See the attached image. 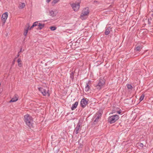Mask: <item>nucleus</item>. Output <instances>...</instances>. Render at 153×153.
I'll return each instance as SVG.
<instances>
[{"label":"nucleus","mask_w":153,"mask_h":153,"mask_svg":"<svg viewBox=\"0 0 153 153\" xmlns=\"http://www.w3.org/2000/svg\"><path fill=\"white\" fill-rule=\"evenodd\" d=\"M70 77L71 78L73 79L74 77V74L73 73H72V74L71 76Z\"/></svg>","instance_id":"28"},{"label":"nucleus","mask_w":153,"mask_h":153,"mask_svg":"<svg viewBox=\"0 0 153 153\" xmlns=\"http://www.w3.org/2000/svg\"><path fill=\"white\" fill-rule=\"evenodd\" d=\"M117 113L119 114H120L121 113V111H117Z\"/></svg>","instance_id":"30"},{"label":"nucleus","mask_w":153,"mask_h":153,"mask_svg":"<svg viewBox=\"0 0 153 153\" xmlns=\"http://www.w3.org/2000/svg\"><path fill=\"white\" fill-rule=\"evenodd\" d=\"M101 115L102 114L100 112H98L94 116V118H95L94 121L96 122H98L99 119L101 118Z\"/></svg>","instance_id":"7"},{"label":"nucleus","mask_w":153,"mask_h":153,"mask_svg":"<svg viewBox=\"0 0 153 153\" xmlns=\"http://www.w3.org/2000/svg\"><path fill=\"white\" fill-rule=\"evenodd\" d=\"M24 121L26 125L29 127L30 128L32 126L33 119L31 116L27 114L24 116Z\"/></svg>","instance_id":"1"},{"label":"nucleus","mask_w":153,"mask_h":153,"mask_svg":"<svg viewBox=\"0 0 153 153\" xmlns=\"http://www.w3.org/2000/svg\"><path fill=\"white\" fill-rule=\"evenodd\" d=\"M144 95L143 94L141 95V96H140L139 100L140 101H142L144 99Z\"/></svg>","instance_id":"22"},{"label":"nucleus","mask_w":153,"mask_h":153,"mask_svg":"<svg viewBox=\"0 0 153 153\" xmlns=\"http://www.w3.org/2000/svg\"><path fill=\"white\" fill-rule=\"evenodd\" d=\"M78 103V102H76L73 105L71 108L72 110H74L77 107Z\"/></svg>","instance_id":"12"},{"label":"nucleus","mask_w":153,"mask_h":153,"mask_svg":"<svg viewBox=\"0 0 153 153\" xmlns=\"http://www.w3.org/2000/svg\"><path fill=\"white\" fill-rule=\"evenodd\" d=\"M60 0H53L51 2L52 5L53 6L59 2Z\"/></svg>","instance_id":"19"},{"label":"nucleus","mask_w":153,"mask_h":153,"mask_svg":"<svg viewBox=\"0 0 153 153\" xmlns=\"http://www.w3.org/2000/svg\"><path fill=\"white\" fill-rule=\"evenodd\" d=\"M34 25L33 24V25L30 27V30H31V29L32 28H33V27H34Z\"/></svg>","instance_id":"29"},{"label":"nucleus","mask_w":153,"mask_h":153,"mask_svg":"<svg viewBox=\"0 0 153 153\" xmlns=\"http://www.w3.org/2000/svg\"><path fill=\"white\" fill-rule=\"evenodd\" d=\"M80 125L79 124H78L76 126L75 128V133L76 134H77L79 133V130L80 128Z\"/></svg>","instance_id":"11"},{"label":"nucleus","mask_w":153,"mask_h":153,"mask_svg":"<svg viewBox=\"0 0 153 153\" xmlns=\"http://www.w3.org/2000/svg\"><path fill=\"white\" fill-rule=\"evenodd\" d=\"M44 25H45L44 24H42L41 23H39L38 26V29L39 30H41L44 27Z\"/></svg>","instance_id":"15"},{"label":"nucleus","mask_w":153,"mask_h":153,"mask_svg":"<svg viewBox=\"0 0 153 153\" xmlns=\"http://www.w3.org/2000/svg\"><path fill=\"white\" fill-rule=\"evenodd\" d=\"M139 146L141 147H143V143H140L139 145Z\"/></svg>","instance_id":"27"},{"label":"nucleus","mask_w":153,"mask_h":153,"mask_svg":"<svg viewBox=\"0 0 153 153\" xmlns=\"http://www.w3.org/2000/svg\"><path fill=\"white\" fill-rule=\"evenodd\" d=\"M90 89V86L88 85V83L85 86V90L86 91H89V89Z\"/></svg>","instance_id":"20"},{"label":"nucleus","mask_w":153,"mask_h":153,"mask_svg":"<svg viewBox=\"0 0 153 153\" xmlns=\"http://www.w3.org/2000/svg\"><path fill=\"white\" fill-rule=\"evenodd\" d=\"M88 101L85 99L83 98L81 101L80 104L81 106L83 108H84L88 104Z\"/></svg>","instance_id":"9"},{"label":"nucleus","mask_w":153,"mask_h":153,"mask_svg":"<svg viewBox=\"0 0 153 153\" xmlns=\"http://www.w3.org/2000/svg\"><path fill=\"white\" fill-rule=\"evenodd\" d=\"M142 48L141 46H137L135 49V50L136 51H140Z\"/></svg>","instance_id":"16"},{"label":"nucleus","mask_w":153,"mask_h":153,"mask_svg":"<svg viewBox=\"0 0 153 153\" xmlns=\"http://www.w3.org/2000/svg\"><path fill=\"white\" fill-rule=\"evenodd\" d=\"M80 141V140H79V143Z\"/></svg>","instance_id":"34"},{"label":"nucleus","mask_w":153,"mask_h":153,"mask_svg":"<svg viewBox=\"0 0 153 153\" xmlns=\"http://www.w3.org/2000/svg\"><path fill=\"white\" fill-rule=\"evenodd\" d=\"M17 62L18 63V66L20 67H21L22 66V65L21 62L22 61H21V59H19L17 60Z\"/></svg>","instance_id":"17"},{"label":"nucleus","mask_w":153,"mask_h":153,"mask_svg":"<svg viewBox=\"0 0 153 153\" xmlns=\"http://www.w3.org/2000/svg\"><path fill=\"white\" fill-rule=\"evenodd\" d=\"M15 62V60H14L13 61V65L14 64V62Z\"/></svg>","instance_id":"32"},{"label":"nucleus","mask_w":153,"mask_h":153,"mask_svg":"<svg viewBox=\"0 0 153 153\" xmlns=\"http://www.w3.org/2000/svg\"><path fill=\"white\" fill-rule=\"evenodd\" d=\"M82 146H83V145H82V144L81 143H79V148H81L82 147Z\"/></svg>","instance_id":"26"},{"label":"nucleus","mask_w":153,"mask_h":153,"mask_svg":"<svg viewBox=\"0 0 153 153\" xmlns=\"http://www.w3.org/2000/svg\"><path fill=\"white\" fill-rule=\"evenodd\" d=\"M8 16V13L5 12L4 14H3L2 17H1V20L3 21L4 24L6 21V20L7 19V18Z\"/></svg>","instance_id":"8"},{"label":"nucleus","mask_w":153,"mask_h":153,"mask_svg":"<svg viewBox=\"0 0 153 153\" xmlns=\"http://www.w3.org/2000/svg\"><path fill=\"white\" fill-rule=\"evenodd\" d=\"M89 12L90 10L88 7L84 8L82 11L80 18L82 20L85 19L88 17Z\"/></svg>","instance_id":"2"},{"label":"nucleus","mask_w":153,"mask_h":153,"mask_svg":"<svg viewBox=\"0 0 153 153\" xmlns=\"http://www.w3.org/2000/svg\"><path fill=\"white\" fill-rule=\"evenodd\" d=\"M51 0H47L46 1L48 3Z\"/></svg>","instance_id":"31"},{"label":"nucleus","mask_w":153,"mask_h":153,"mask_svg":"<svg viewBox=\"0 0 153 153\" xmlns=\"http://www.w3.org/2000/svg\"><path fill=\"white\" fill-rule=\"evenodd\" d=\"M29 26H28V27H27L26 28V29H25L24 35L25 36H26L27 35V33L28 32V31L29 28Z\"/></svg>","instance_id":"18"},{"label":"nucleus","mask_w":153,"mask_h":153,"mask_svg":"<svg viewBox=\"0 0 153 153\" xmlns=\"http://www.w3.org/2000/svg\"><path fill=\"white\" fill-rule=\"evenodd\" d=\"M104 83L105 82L102 79L100 80L99 83L96 86V88L98 90L101 89Z\"/></svg>","instance_id":"6"},{"label":"nucleus","mask_w":153,"mask_h":153,"mask_svg":"<svg viewBox=\"0 0 153 153\" xmlns=\"http://www.w3.org/2000/svg\"><path fill=\"white\" fill-rule=\"evenodd\" d=\"M127 88L128 89H132V88H133L132 86L130 84H128L127 85Z\"/></svg>","instance_id":"24"},{"label":"nucleus","mask_w":153,"mask_h":153,"mask_svg":"<svg viewBox=\"0 0 153 153\" xmlns=\"http://www.w3.org/2000/svg\"><path fill=\"white\" fill-rule=\"evenodd\" d=\"M119 118V117L118 115H113L108 118V121L110 123H113L118 120Z\"/></svg>","instance_id":"4"},{"label":"nucleus","mask_w":153,"mask_h":153,"mask_svg":"<svg viewBox=\"0 0 153 153\" xmlns=\"http://www.w3.org/2000/svg\"><path fill=\"white\" fill-rule=\"evenodd\" d=\"M50 29L51 30L53 31L56 30V28L55 27L52 26L50 27Z\"/></svg>","instance_id":"23"},{"label":"nucleus","mask_w":153,"mask_h":153,"mask_svg":"<svg viewBox=\"0 0 153 153\" xmlns=\"http://www.w3.org/2000/svg\"><path fill=\"white\" fill-rule=\"evenodd\" d=\"M19 54H18V55H17V57H19Z\"/></svg>","instance_id":"33"},{"label":"nucleus","mask_w":153,"mask_h":153,"mask_svg":"<svg viewBox=\"0 0 153 153\" xmlns=\"http://www.w3.org/2000/svg\"><path fill=\"white\" fill-rule=\"evenodd\" d=\"M111 28L110 27H108L106 28L105 31V35H108V34L111 31Z\"/></svg>","instance_id":"13"},{"label":"nucleus","mask_w":153,"mask_h":153,"mask_svg":"<svg viewBox=\"0 0 153 153\" xmlns=\"http://www.w3.org/2000/svg\"><path fill=\"white\" fill-rule=\"evenodd\" d=\"M25 7V4L24 3L20 2L19 3V7L20 9L23 8Z\"/></svg>","instance_id":"14"},{"label":"nucleus","mask_w":153,"mask_h":153,"mask_svg":"<svg viewBox=\"0 0 153 153\" xmlns=\"http://www.w3.org/2000/svg\"><path fill=\"white\" fill-rule=\"evenodd\" d=\"M18 100L17 95H15V97L13 98L10 101V102H16Z\"/></svg>","instance_id":"10"},{"label":"nucleus","mask_w":153,"mask_h":153,"mask_svg":"<svg viewBox=\"0 0 153 153\" xmlns=\"http://www.w3.org/2000/svg\"><path fill=\"white\" fill-rule=\"evenodd\" d=\"M50 15L52 16H54L56 15V14L54 13V12L53 10H51L50 11Z\"/></svg>","instance_id":"21"},{"label":"nucleus","mask_w":153,"mask_h":153,"mask_svg":"<svg viewBox=\"0 0 153 153\" xmlns=\"http://www.w3.org/2000/svg\"><path fill=\"white\" fill-rule=\"evenodd\" d=\"M38 90L41 92L44 96H46L47 95L48 96H49L50 94L49 93L48 90H46L42 88H38Z\"/></svg>","instance_id":"5"},{"label":"nucleus","mask_w":153,"mask_h":153,"mask_svg":"<svg viewBox=\"0 0 153 153\" xmlns=\"http://www.w3.org/2000/svg\"><path fill=\"white\" fill-rule=\"evenodd\" d=\"M80 3V1H79L71 4H70L74 10L75 11H77L79 9Z\"/></svg>","instance_id":"3"},{"label":"nucleus","mask_w":153,"mask_h":153,"mask_svg":"<svg viewBox=\"0 0 153 153\" xmlns=\"http://www.w3.org/2000/svg\"><path fill=\"white\" fill-rule=\"evenodd\" d=\"M21 50H20V52H21Z\"/></svg>","instance_id":"35"},{"label":"nucleus","mask_w":153,"mask_h":153,"mask_svg":"<svg viewBox=\"0 0 153 153\" xmlns=\"http://www.w3.org/2000/svg\"><path fill=\"white\" fill-rule=\"evenodd\" d=\"M39 23L38 22H36L33 23V24L35 27L38 26Z\"/></svg>","instance_id":"25"}]
</instances>
